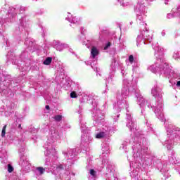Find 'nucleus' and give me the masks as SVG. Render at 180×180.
<instances>
[{
  "label": "nucleus",
  "mask_w": 180,
  "mask_h": 180,
  "mask_svg": "<svg viewBox=\"0 0 180 180\" xmlns=\"http://www.w3.org/2000/svg\"><path fill=\"white\" fill-rule=\"evenodd\" d=\"M91 54L92 56V58H95V57H96V56L99 54V51L95 46H92Z\"/></svg>",
  "instance_id": "f257e3e1"
},
{
  "label": "nucleus",
  "mask_w": 180,
  "mask_h": 180,
  "mask_svg": "<svg viewBox=\"0 0 180 180\" xmlns=\"http://www.w3.org/2000/svg\"><path fill=\"white\" fill-rule=\"evenodd\" d=\"M51 61H53V58L48 57L44 60L43 64L44 65H50L51 64Z\"/></svg>",
  "instance_id": "f03ea898"
},
{
  "label": "nucleus",
  "mask_w": 180,
  "mask_h": 180,
  "mask_svg": "<svg viewBox=\"0 0 180 180\" xmlns=\"http://www.w3.org/2000/svg\"><path fill=\"white\" fill-rule=\"evenodd\" d=\"M53 119L56 120V122H61L63 120V115H56Z\"/></svg>",
  "instance_id": "7ed1b4c3"
},
{
  "label": "nucleus",
  "mask_w": 180,
  "mask_h": 180,
  "mask_svg": "<svg viewBox=\"0 0 180 180\" xmlns=\"http://www.w3.org/2000/svg\"><path fill=\"white\" fill-rule=\"evenodd\" d=\"M105 137V132H99L96 135V139H103Z\"/></svg>",
  "instance_id": "20e7f679"
},
{
  "label": "nucleus",
  "mask_w": 180,
  "mask_h": 180,
  "mask_svg": "<svg viewBox=\"0 0 180 180\" xmlns=\"http://www.w3.org/2000/svg\"><path fill=\"white\" fill-rule=\"evenodd\" d=\"M5 134H6V125H4L3 127V129L1 131V137H5Z\"/></svg>",
  "instance_id": "39448f33"
},
{
  "label": "nucleus",
  "mask_w": 180,
  "mask_h": 180,
  "mask_svg": "<svg viewBox=\"0 0 180 180\" xmlns=\"http://www.w3.org/2000/svg\"><path fill=\"white\" fill-rule=\"evenodd\" d=\"M8 172L11 174V172H13V167L11 165V164L8 165Z\"/></svg>",
  "instance_id": "423d86ee"
},
{
  "label": "nucleus",
  "mask_w": 180,
  "mask_h": 180,
  "mask_svg": "<svg viewBox=\"0 0 180 180\" xmlns=\"http://www.w3.org/2000/svg\"><path fill=\"white\" fill-rule=\"evenodd\" d=\"M37 170L39 172V173L41 174H44V168L43 167H37Z\"/></svg>",
  "instance_id": "0eeeda50"
},
{
  "label": "nucleus",
  "mask_w": 180,
  "mask_h": 180,
  "mask_svg": "<svg viewBox=\"0 0 180 180\" xmlns=\"http://www.w3.org/2000/svg\"><path fill=\"white\" fill-rule=\"evenodd\" d=\"M77 92L72 91L70 93V98H77Z\"/></svg>",
  "instance_id": "6e6552de"
},
{
  "label": "nucleus",
  "mask_w": 180,
  "mask_h": 180,
  "mask_svg": "<svg viewBox=\"0 0 180 180\" xmlns=\"http://www.w3.org/2000/svg\"><path fill=\"white\" fill-rule=\"evenodd\" d=\"M129 60L130 64H133V61H134V57L133 56V55L129 56Z\"/></svg>",
  "instance_id": "1a4fd4ad"
},
{
  "label": "nucleus",
  "mask_w": 180,
  "mask_h": 180,
  "mask_svg": "<svg viewBox=\"0 0 180 180\" xmlns=\"http://www.w3.org/2000/svg\"><path fill=\"white\" fill-rule=\"evenodd\" d=\"M96 174V172L94 169H90V174H91L92 176H95Z\"/></svg>",
  "instance_id": "9d476101"
},
{
  "label": "nucleus",
  "mask_w": 180,
  "mask_h": 180,
  "mask_svg": "<svg viewBox=\"0 0 180 180\" xmlns=\"http://www.w3.org/2000/svg\"><path fill=\"white\" fill-rule=\"evenodd\" d=\"M108 47H110V42H108L106 46L104 47V50H106Z\"/></svg>",
  "instance_id": "9b49d317"
},
{
  "label": "nucleus",
  "mask_w": 180,
  "mask_h": 180,
  "mask_svg": "<svg viewBox=\"0 0 180 180\" xmlns=\"http://www.w3.org/2000/svg\"><path fill=\"white\" fill-rule=\"evenodd\" d=\"M45 108L46 110H50V105H46Z\"/></svg>",
  "instance_id": "f8f14e48"
},
{
  "label": "nucleus",
  "mask_w": 180,
  "mask_h": 180,
  "mask_svg": "<svg viewBox=\"0 0 180 180\" xmlns=\"http://www.w3.org/2000/svg\"><path fill=\"white\" fill-rule=\"evenodd\" d=\"M176 86H180V81L177 82Z\"/></svg>",
  "instance_id": "ddd939ff"
},
{
  "label": "nucleus",
  "mask_w": 180,
  "mask_h": 180,
  "mask_svg": "<svg viewBox=\"0 0 180 180\" xmlns=\"http://www.w3.org/2000/svg\"><path fill=\"white\" fill-rule=\"evenodd\" d=\"M18 128H19V129H22V124H18Z\"/></svg>",
  "instance_id": "4468645a"
}]
</instances>
